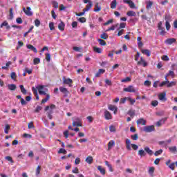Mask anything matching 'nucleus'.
I'll list each match as a JSON object with an SVG mask.
<instances>
[{
    "instance_id": "1",
    "label": "nucleus",
    "mask_w": 177,
    "mask_h": 177,
    "mask_svg": "<svg viewBox=\"0 0 177 177\" xmlns=\"http://www.w3.org/2000/svg\"><path fill=\"white\" fill-rule=\"evenodd\" d=\"M44 88H45V86L39 85L36 87H32V91L33 92V95L36 97V100H39V95H38V92L40 95H46V98L43 99L41 100V104H44V103H46L49 99H50V95L49 94H46V92H48V88H45L44 91Z\"/></svg>"
},
{
    "instance_id": "2",
    "label": "nucleus",
    "mask_w": 177,
    "mask_h": 177,
    "mask_svg": "<svg viewBox=\"0 0 177 177\" xmlns=\"http://www.w3.org/2000/svg\"><path fill=\"white\" fill-rule=\"evenodd\" d=\"M131 146L133 149V150H138V145L135 144H131V140L129 139H126V149L127 150H131Z\"/></svg>"
},
{
    "instance_id": "3",
    "label": "nucleus",
    "mask_w": 177,
    "mask_h": 177,
    "mask_svg": "<svg viewBox=\"0 0 177 177\" xmlns=\"http://www.w3.org/2000/svg\"><path fill=\"white\" fill-rule=\"evenodd\" d=\"M73 127H82V122L81 118L78 117H75L73 118Z\"/></svg>"
},
{
    "instance_id": "4",
    "label": "nucleus",
    "mask_w": 177,
    "mask_h": 177,
    "mask_svg": "<svg viewBox=\"0 0 177 177\" xmlns=\"http://www.w3.org/2000/svg\"><path fill=\"white\" fill-rule=\"evenodd\" d=\"M155 129H156V128L154 127L153 125L145 126L143 127L144 132H146L147 133L153 132V131H155Z\"/></svg>"
},
{
    "instance_id": "5",
    "label": "nucleus",
    "mask_w": 177,
    "mask_h": 177,
    "mask_svg": "<svg viewBox=\"0 0 177 177\" xmlns=\"http://www.w3.org/2000/svg\"><path fill=\"white\" fill-rule=\"evenodd\" d=\"M123 91L124 92H129L130 93H135L137 90L136 88H135V87H133V86L130 85V86H128V87L124 88Z\"/></svg>"
},
{
    "instance_id": "6",
    "label": "nucleus",
    "mask_w": 177,
    "mask_h": 177,
    "mask_svg": "<svg viewBox=\"0 0 177 177\" xmlns=\"http://www.w3.org/2000/svg\"><path fill=\"white\" fill-rule=\"evenodd\" d=\"M63 80V84L64 85H68V86L71 87L73 86L72 84H73V80L70 79V78H66V77H64L62 78Z\"/></svg>"
},
{
    "instance_id": "7",
    "label": "nucleus",
    "mask_w": 177,
    "mask_h": 177,
    "mask_svg": "<svg viewBox=\"0 0 177 177\" xmlns=\"http://www.w3.org/2000/svg\"><path fill=\"white\" fill-rule=\"evenodd\" d=\"M123 3L129 5L131 9H135V8H136V5L135 3H133V1H132V0H123Z\"/></svg>"
},
{
    "instance_id": "8",
    "label": "nucleus",
    "mask_w": 177,
    "mask_h": 177,
    "mask_svg": "<svg viewBox=\"0 0 177 177\" xmlns=\"http://www.w3.org/2000/svg\"><path fill=\"white\" fill-rule=\"evenodd\" d=\"M23 12L26 15V16H32V12H31V8L27 7L26 9V7L23 8Z\"/></svg>"
},
{
    "instance_id": "9",
    "label": "nucleus",
    "mask_w": 177,
    "mask_h": 177,
    "mask_svg": "<svg viewBox=\"0 0 177 177\" xmlns=\"http://www.w3.org/2000/svg\"><path fill=\"white\" fill-rule=\"evenodd\" d=\"M108 109L111 111H113L114 114H117V113L118 112V108L117 106H115V105L109 104Z\"/></svg>"
},
{
    "instance_id": "10",
    "label": "nucleus",
    "mask_w": 177,
    "mask_h": 177,
    "mask_svg": "<svg viewBox=\"0 0 177 177\" xmlns=\"http://www.w3.org/2000/svg\"><path fill=\"white\" fill-rule=\"evenodd\" d=\"M165 96H167V93L165 92L161 93L158 95L159 100L162 102H167V97Z\"/></svg>"
},
{
    "instance_id": "11",
    "label": "nucleus",
    "mask_w": 177,
    "mask_h": 177,
    "mask_svg": "<svg viewBox=\"0 0 177 177\" xmlns=\"http://www.w3.org/2000/svg\"><path fill=\"white\" fill-rule=\"evenodd\" d=\"M137 64L138 66H143V67L147 66V62L143 59V57H140V60L137 62Z\"/></svg>"
},
{
    "instance_id": "12",
    "label": "nucleus",
    "mask_w": 177,
    "mask_h": 177,
    "mask_svg": "<svg viewBox=\"0 0 177 177\" xmlns=\"http://www.w3.org/2000/svg\"><path fill=\"white\" fill-rule=\"evenodd\" d=\"M176 42V39L175 38H169L165 41V44L167 45H172V44H175Z\"/></svg>"
},
{
    "instance_id": "13",
    "label": "nucleus",
    "mask_w": 177,
    "mask_h": 177,
    "mask_svg": "<svg viewBox=\"0 0 177 177\" xmlns=\"http://www.w3.org/2000/svg\"><path fill=\"white\" fill-rule=\"evenodd\" d=\"M104 118L105 120H111L113 118V116L111 115V113L110 111L105 110L104 113Z\"/></svg>"
},
{
    "instance_id": "14",
    "label": "nucleus",
    "mask_w": 177,
    "mask_h": 177,
    "mask_svg": "<svg viewBox=\"0 0 177 177\" xmlns=\"http://www.w3.org/2000/svg\"><path fill=\"white\" fill-rule=\"evenodd\" d=\"M2 27H6V30H10V26H9V24L8 23V21H4L0 25V28H2Z\"/></svg>"
},
{
    "instance_id": "15",
    "label": "nucleus",
    "mask_w": 177,
    "mask_h": 177,
    "mask_svg": "<svg viewBox=\"0 0 177 177\" xmlns=\"http://www.w3.org/2000/svg\"><path fill=\"white\" fill-rule=\"evenodd\" d=\"M147 122L143 118H140L136 121L137 125H146Z\"/></svg>"
},
{
    "instance_id": "16",
    "label": "nucleus",
    "mask_w": 177,
    "mask_h": 177,
    "mask_svg": "<svg viewBox=\"0 0 177 177\" xmlns=\"http://www.w3.org/2000/svg\"><path fill=\"white\" fill-rule=\"evenodd\" d=\"M26 46H27L28 49L32 50V52H34L35 53H38V50L34 46H32L31 44H28Z\"/></svg>"
},
{
    "instance_id": "17",
    "label": "nucleus",
    "mask_w": 177,
    "mask_h": 177,
    "mask_svg": "<svg viewBox=\"0 0 177 177\" xmlns=\"http://www.w3.org/2000/svg\"><path fill=\"white\" fill-rule=\"evenodd\" d=\"M92 6H93V3L92 1H89L88 5H86V8L83 10H84V12H88L92 8Z\"/></svg>"
},
{
    "instance_id": "18",
    "label": "nucleus",
    "mask_w": 177,
    "mask_h": 177,
    "mask_svg": "<svg viewBox=\"0 0 177 177\" xmlns=\"http://www.w3.org/2000/svg\"><path fill=\"white\" fill-rule=\"evenodd\" d=\"M169 76H171V78H174L175 73L173 71H169V73L165 75V80H167V78H168Z\"/></svg>"
},
{
    "instance_id": "19",
    "label": "nucleus",
    "mask_w": 177,
    "mask_h": 177,
    "mask_svg": "<svg viewBox=\"0 0 177 177\" xmlns=\"http://www.w3.org/2000/svg\"><path fill=\"white\" fill-rule=\"evenodd\" d=\"M141 52L143 55H146L148 57L151 56V52L150 50L143 49L141 50Z\"/></svg>"
},
{
    "instance_id": "20",
    "label": "nucleus",
    "mask_w": 177,
    "mask_h": 177,
    "mask_svg": "<svg viewBox=\"0 0 177 177\" xmlns=\"http://www.w3.org/2000/svg\"><path fill=\"white\" fill-rule=\"evenodd\" d=\"M59 91L64 93L65 95V96H68V93H70V92H68V90H67V88H64V87H60L59 88Z\"/></svg>"
},
{
    "instance_id": "21",
    "label": "nucleus",
    "mask_w": 177,
    "mask_h": 177,
    "mask_svg": "<svg viewBox=\"0 0 177 177\" xmlns=\"http://www.w3.org/2000/svg\"><path fill=\"white\" fill-rule=\"evenodd\" d=\"M97 169L100 171L101 175H106V169L102 166H97Z\"/></svg>"
},
{
    "instance_id": "22",
    "label": "nucleus",
    "mask_w": 177,
    "mask_h": 177,
    "mask_svg": "<svg viewBox=\"0 0 177 177\" xmlns=\"http://www.w3.org/2000/svg\"><path fill=\"white\" fill-rule=\"evenodd\" d=\"M86 162H87V164H89V165H91V164H92V162H93V157L92 156H87L86 158L85 159Z\"/></svg>"
},
{
    "instance_id": "23",
    "label": "nucleus",
    "mask_w": 177,
    "mask_h": 177,
    "mask_svg": "<svg viewBox=\"0 0 177 177\" xmlns=\"http://www.w3.org/2000/svg\"><path fill=\"white\" fill-rule=\"evenodd\" d=\"M65 26H66V25L64 24V22L61 21V22L58 25V28H59V30H60V31H64Z\"/></svg>"
},
{
    "instance_id": "24",
    "label": "nucleus",
    "mask_w": 177,
    "mask_h": 177,
    "mask_svg": "<svg viewBox=\"0 0 177 177\" xmlns=\"http://www.w3.org/2000/svg\"><path fill=\"white\" fill-rule=\"evenodd\" d=\"M135 113L136 112H135V110L133 109H130L127 112L128 115H129L131 118H133V117H135Z\"/></svg>"
},
{
    "instance_id": "25",
    "label": "nucleus",
    "mask_w": 177,
    "mask_h": 177,
    "mask_svg": "<svg viewBox=\"0 0 177 177\" xmlns=\"http://www.w3.org/2000/svg\"><path fill=\"white\" fill-rule=\"evenodd\" d=\"M105 165H106V167H108L110 172H113L114 169H113V166H111V165L109 162V161H105Z\"/></svg>"
},
{
    "instance_id": "26",
    "label": "nucleus",
    "mask_w": 177,
    "mask_h": 177,
    "mask_svg": "<svg viewBox=\"0 0 177 177\" xmlns=\"http://www.w3.org/2000/svg\"><path fill=\"white\" fill-rule=\"evenodd\" d=\"M117 8V0H113L111 3V8L115 9Z\"/></svg>"
},
{
    "instance_id": "27",
    "label": "nucleus",
    "mask_w": 177,
    "mask_h": 177,
    "mask_svg": "<svg viewBox=\"0 0 177 177\" xmlns=\"http://www.w3.org/2000/svg\"><path fill=\"white\" fill-rule=\"evenodd\" d=\"M19 88H20L21 92V93H23V95H27V90L24 88V85H20Z\"/></svg>"
},
{
    "instance_id": "28",
    "label": "nucleus",
    "mask_w": 177,
    "mask_h": 177,
    "mask_svg": "<svg viewBox=\"0 0 177 177\" xmlns=\"http://www.w3.org/2000/svg\"><path fill=\"white\" fill-rule=\"evenodd\" d=\"M145 151H146L149 156H153V151L150 149L149 147L145 148Z\"/></svg>"
},
{
    "instance_id": "29",
    "label": "nucleus",
    "mask_w": 177,
    "mask_h": 177,
    "mask_svg": "<svg viewBox=\"0 0 177 177\" xmlns=\"http://www.w3.org/2000/svg\"><path fill=\"white\" fill-rule=\"evenodd\" d=\"M100 45H101V46H106V45H107V43H106V41L102 39H97Z\"/></svg>"
},
{
    "instance_id": "30",
    "label": "nucleus",
    "mask_w": 177,
    "mask_h": 177,
    "mask_svg": "<svg viewBox=\"0 0 177 177\" xmlns=\"http://www.w3.org/2000/svg\"><path fill=\"white\" fill-rule=\"evenodd\" d=\"M138 154L140 157H145V156H146V152H145V150L140 149L138 151Z\"/></svg>"
},
{
    "instance_id": "31",
    "label": "nucleus",
    "mask_w": 177,
    "mask_h": 177,
    "mask_svg": "<svg viewBox=\"0 0 177 177\" xmlns=\"http://www.w3.org/2000/svg\"><path fill=\"white\" fill-rule=\"evenodd\" d=\"M102 8L99 6V3H96L94 8V12H100Z\"/></svg>"
},
{
    "instance_id": "32",
    "label": "nucleus",
    "mask_w": 177,
    "mask_h": 177,
    "mask_svg": "<svg viewBox=\"0 0 177 177\" xmlns=\"http://www.w3.org/2000/svg\"><path fill=\"white\" fill-rule=\"evenodd\" d=\"M49 109H50V110H53V109H56V105L52 104L50 106H46L45 111H48Z\"/></svg>"
},
{
    "instance_id": "33",
    "label": "nucleus",
    "mask_w": 177,
    "mask_h": 177,
    "mask_svg": "<svg viewBox=\"0 0 177 177\" xmlns=\"http://www.w3.org/2000/svg\"><path fill=\"white\" fill-rule=\"evenodd\" d=\"M8 88L10 91H16V84H8Z\"/></svg>"
},
{
    "instance_id": "34",
    "label": "nucleus",
    "mask_w": 177,
    "mask_h": 177,
    "mask_svg": "<svg viewBox=\"0 0 177 177\" xmlns=\"http://www.w3.org/2000/svg\"><path fill=\"white\" fill-rule=\"evenodd\" d=\"M176 85V82H167V88H172V86H175Z\"/></svg>"
},
{
    "instance_id": "35",
    "label": "nucleus",
    "mask_w": 177,
    "mask_h": 177,
    "mask_svg": "<svg viewBox=\"0 0 177 177\" xmlns=\"http://www.w3.org/2000/svg\"><path fill=\"white\" fill-rule=\"evenodd\" d=\"M9 17H8V20H12L13 19V8H10L9 10Z\"/></svg>"
},
{
    "instance_id": "36",
    "label": "nucleus",
    "mask_w": 177,
    "mask_h": 177,
    "mask_svg": "<svg viewBox=\"0 0 177 177\" xmlns=\"http://www.w3.org/2000/svg\"><path fill=\"white\" fill-rule=\"evenodd\" d=\"M153 1H148V2H147V10H149V9H151V7L153 6Z\"/></svg>"
},
{
    "instance_id": "37",
    "label": "nucleus",
    "mask_w": 177,
    "mask_h": 177,
    "mask_svg": "<svg viewBox=\"0 0 177 177\" xmlns=\"http://www.w3.org/2000/svg\"><path fill=\"white\" fill-rule=\"evenodd\" d=\"M114 145H115V142L113 140L109 141V142L108 143L109 150H110V149H111V147H113V146H114Z\"/></svg>"
},
{
    "instance_id": "38",
    "label": "nucleus",
    "mask_w": 177,
    "mask_h": 177,
    "mask_svg": "<svg viewBox=\"0 0 177 177\" xmlns=\"http://www.w3.org/2000/svg\"><path fill=\"white\" fill-rule=\"evenodd\" d=\"M52 114H53V110H50L48 112H47V116L48 117L49 120H52L53 118Z\"/></svg>"
},
{
    "instance_id": "39",
    "label": "nucleus",
    "mask_w": 177,
    "mask_h": 177,
    "mask_svg": "<svg viewBox=\"0 0 177 177\" xmlns=\"http://www.w3.org/2000/svg\"><path fill=\"white\" fill-rule=\"evenodd\" d=\"M127 15L129 17L136 16V12H135V11L130 10L127 12Z\"/></svg>"
},
{
    "instance_id": "40",
    "label": "nucleus",
    "mask_w": 177,
    "mask_h": 177,
    "mask_svg": "<svg viewBox=\"0 0 177 177\" xmlns=\"http://www.w3.org/2000/svg\"><path fill=\"white\" fill-rule=\"evenodd\" d=\"M100 38L102 39H107V38H109V35H107V33L106 32H103L101 35H100Z\"/></svg>"
},
{
    "instance_id": "41",
    "label": "nucleus",
    "mask_w": 177,
    "mask_h": 177,
    "mask_svg": "<svg viewBox=\"0 0 177 177\" xmlns=\"http://www.w3.org/2000/svg\"><path fill=\"white\" fill-rule=\"evenodd\" d=\"M41 63V59L38 57H36L33 59V64L37 65Z\"/></svg>"
},
{
    "instance_id": "42",
    "label": "nucleus",
    "mask_w": 177,
    "mask_h": 177,
    "mask_svg": "<svg viewBox=\"0 0 177 177\" xmlns=\"http://www.w3.org/2000/svg\"><path fill=\"white\" fill-rule=\"evenodd\" d=\"M131 81H132V79L129 77H127L126 78L121 80V82H131Z\"/></svg>"
},
{
    "instance_id": "43",
    "label": "nucleus",
    "mask_w": 177,
    "mask_h": 177,
    "mask_svg": "<svg viewBox=\"0 0 177 177\" xmlns=\"http://www.w3.org/2000/svg\"><path fill=\"white\" fill-rule=\"evenodd\" d=\"M9 129H10V126L8 124H6L4 132H5V133H6V135H8V133H9Z\"/></svg>"
},
{
    "instance_id": "44",
    "label": "nucleus",
    "mask_w": 177,
    "mask_h": 177,
    "mask_svg": "<svg viewBox=\"0 0 177 177\" xmlns=\"http://www.w3.org/2000/svg\"><path fill=\"white\" fill-rule=\"evenodd\" d=\"M165 20L168 22L171 21V15L169 14H165Z\"/></svg>"
},
{
    "instance_id": "45",
    "label": "nucleus",
    "mask_w": 177,
    "mask_h": 177,
    "mask_svg": "<svg viewBox=\"0 0 177 177\" xmlns=\"http://www.w3.org/2000/svg\"><path fill=\"white\" fill-rule=\"evenodd\" d=\"M168 82H169V80H168V78H167V80H165V81H163V82H162L160 84L159 86L162 87V86H164L165 85H168Z\"/></svg>"
},
{
    "instance_id": "46",
    "label": "nucleus",
    "mask_w": 177,
    "mask_h": 177,
    "mask_svg": "<svg viewBox=\"0 0 177 177\" xmlns=\"http://www.w3.org/2000/svg\"><path fill=\"white\" fill-rule=\"evenodd\" d=\"M93 50L96 53H102V48H100L99 47H93Z\"/></svg>"
},
{
    "instance_id": "47",
    "label": "nucleus",
    "mask_w": 177,
    "mask_h": 177,
    "mask_svg": "<svg viewBox=\"0 0 177 177\" xmlns=\"http://www.w3.org/2000/svg\"><path fill=\"white\" fill-rule=\"evenodd\" d=\"M59 154H67V151L63 148L59 149L58 151Z\"/></svg>"
},
{
    "instance_id": "48",
    "label": "nucleus",
    "mask_w": 177,
    "mask_h": 177,
    "mask_svg": "<svg viewBox=\"0 0 177 177\" xmlns=\"http://www.w3.org/2000/svg\"><path fill=\"white\" fill-rule=\"evenodd\" d=\"M131 139L133 140H138V139H139V136L138 135V133H136L134 135L131 136Z\"/></svg>"
},
{
    "instance_id": "49",
    "label": "nucleus",
    "mask_w": 177,
    "mask_h": 177,
    "mask_svg": "<svg viewBox=\"0 0 177 177\" xmlns=\"http://www.w3.org/2000/svg\"><path fill=\"white\" fill-rule=\"evenodd\" d=\"M127 100L131 103V104H135L136 100L132 99L131 97H127Z\"/></svg>"
},
{
    "instance_id": "50",
    "label": "nucleus",
    "mask_w": 177,
    "mask_h": 177,
    "mask_svg": "<svg viewBox=\"0 0 177 177\" xmlns=\"http://www.w3.org/2000/svg\"><path fill=\"white\" fill-rule=\"evenodd\" d=\"M105 84H106V85H109V86H111L113 85L111 80H110L109 79L105 80Z\"/></svg>"
},
{
    "instance_id": "51",
    "label": "nucleus",
    "mask_w": 177,
    "mask_h": 177,
    "mask_svg": "<svg viewBox=\"0 0 177 177\" xmlns=\"http://www.w3.org/2000/svg\"><path fill=\"white\" fill-rule=\"evenodd\" d=\"M42 110V106H37L35 109V113H39Z\"/></svg>"
},
{
    "instance_id": "52",
    "label": "nucleus",
    "mask_w": 177,
    "mask_h": 177,
    "mask_svg": "<svg viewBox=\"0 0 177 177\" xmlns=\"http://www.w3.org/2000/svg\"><path fill=\"white\" fill-rule=\"evenodd\" d=\"M160 154H162V149H159L154 153V156L157 157V156H160Z\"/></svg>"
},
{
    "instance_id": "53",
    "label": "nucleus",
    "mask_w": 177,
    "mask_h": 177,
    "mask_svg": "<svg viewBox=\"0 0 177 177\" xmlns=\"http://www.w3.org/2000/svg\"><path fill=\"white\" fill-rule=\"evenodd\" d=\"M35 26L36 27H38L39 26H41V21H39V19H35Z\"/></svg>"
},
{
    "instance_id": "54",
    "label": "nucleus",
    "mask_w": 177,
    "mask_h": 177,
    "mask_svg": "<svg viewBox=\"0 0 177 177\" xmlns=\"http://www.w3.org/2000/svg\"><path fill=\"white\" fill-rule=\"evenodd\" d=\"M17 77V76L16 75V73H15V72L11 73L12 80H13L14 81H16Z\"/></svg>"
},
{
    "instance_id": "55",
    "label": "nucleus",
    "mask_w": 177,
    "mask_h": 177,
    "mask_svg": "<svg viewBox=\"0 0 177 177\" xmlns=\"http://www.w3.org/2000/svg\"><path fill=\"white\" fill-rule=\"evenodd\" d=\"M113 21L114 20L113 19H109V21H107L104 24V26H109V24H111Z\"/></svg>"
},
{
    "instance_id": "56",
    "label": "nucleus",
    "mask_w": 177,
    "mask_h": 177,
    "mask_svg": "<svg viewBox=\"0 0 177 177\" xmlns=\"http://www.w3.org/2000/svg\"><path fill=\"white\" fill-rule=\"evenodd\" d=\"M165 26H166V30L167 31H169V29L171 28V24H169V22L166 21Z\"/></svg>"
},
{
    "instance_id": "57",
    "label": "nucleus",
    "mask_w": 177,
    "mask_h": 177,
    "mask_svg": "<svg viewBox=\"0 0 177 177\" xmlns=\"http://www.w3.org/2000/svg\"><path fill=\"white\" fill-rule=\"evenodd\" d=\"M52 3L53 8H55V9H57V8H59V3H57V1H53Z\"/></svg>"
},
{
    "instance_id": "58",
    "label": "nucleus",
    "mask_w": 177,
    "mask_h": 177,
    "mask_svg": "<svg viewBox=\"0 0 177 177\" xmlns=\"http://www.w3.org/2000/svg\"><path fill=\"white\" fill-rule=\"evenodd\" d=\"M110 132H115V127L114 125H111L109 127Z\"/></svg>"
},
{
    "instance_id": "59",
    "label": "nucleus",
    "mask_w": 177,
    "mask_h": 177,
    "mask_svg": "<svg viewBox=\"0 0 177 177\" xmlns=\"http://www.w3.org/2000/svg\"><path fill=\"white\" fill-rule=\"evenodd\" d=\"M144 85H145V86H150L151 85V82H150L149 80H146L144 82Z\"/></svg>"
},
{
    "instance_id": "60",
    "label": "nucleus",
    "mask_w": 177,
    "mask_h": 177,
    "mask_svg": "<svg viewBox=\"0 0 177 177\" xmlns=\"http://www.w3.org/2000/svg\"><path fill=\"white\" fill-rule=\"evenodd\" d=\"M39 174H41V166H37L36 169V175L38 176Z\"/></svg>"
},
{
    "instance_id": "61",
    "label": "nucleus",
    "mask_w": 177,
    "mask_h": 177,
    "mask_svg": "<svg viewBox=\"0 0 177 177\" xmlns=\"http://www.w3.org/2000/svg\"><path fill=\"white\" fill-rule=\"evenodd\" d=\"M151 106H153V107H156V106H158V101L157 100L152 101Z\"/></svg>"
},
{
    "instance_id": "62",
    "label": "nucleus",
    "mask_w": 177,
    "mask_h": 177,
    "mask_svg": "<svg viewBox=\"0 0 177 177\" xmlns=\"http://www.w3.org/2000/svg\"><path fill=\"white\" fill-rule=\"evenodd\" d=\"M149 174L153 176V174H154V167L149 168Z\"/></svg>"
},
{
    "instance_id": "63",
    "label": "nucleus",
    "mask_w": 177,
    "mask_h": 177,
    "mask_svg": "<svg viewBox=\"0 0 177 177\" xmlns=\"http://www.w3.org/2000/svg\"><path fill=\"white\" fill-rule=\"evenodd\" d=\"M46 62H50V54L49 53L46 54Z\"/></svg>"
},
{
    "instance_id": "64",
    "label": "nucleus",
    "mask_w": 177,
    "mask_h": 177,
    "mask_svg": "<svg viewBox=\"0 0 177 177\" xmlns=\"http://www.w3.org/2000/svg\"><path fill=\"white\" fill-rule=\"evenodd\" d=\"M169 168H170V169H171L172 171H174L175 169V163L173 162L171 164H170L169 165Z\"/></svg>"
}]
</instances>
